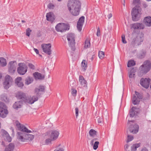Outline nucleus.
Instances as JSON below:
<instances>
[{"label": "nucleus", "instance_id": "1", "mask_svg": "<svg viewBox=\"0 0 151 151\" xmlns=\"http://www.w3.org/2000/svg\"><path fill=\"white\" fill-rule=\"evenodd\" d=\"M68 10L74 16H77L79 13L81 7V3L77 0H71L68 3Z\"/></svg>", "mask_w": 151, "mask_h": 151}, {"label": "nucleus", "instance_id": "2", "mask_svg": "<svg viewBox=\"0 0 151 151\" xmlns=\"http://www.w3.org/2000/svg\"><path fill=\"white\" fill-rule=\"evenodd\" d=\"M59 133L56 130H53L47 132L45 136V143L48 145L51 143L52 141L56 140L59 136Z\"/></svg>", "mask_w": 151, "mask_h": 151}, {"label": "nucleus", "instance_id": "3", "mask_svg": "<svg viewBox=\"0 0 151 151\" xmlns=\"http://www.w3.org/2000/svg\"><path fill=\"white\" fill-rule=\"evenodd\" d=\"M17 138L22 142H25L26 140H32L34 138L33 135L27 134L22 132H19L17 133Z\"/></svg>", "mask_w": 151, "mask_h": 151}, {"label": "nucleus", "instance_id": "4", "mask_svg": "<svg viewBox=\"0 0 151 151\" xmlns=\"http://www.w3.org/2000/svg\"><path fill=\"white\" fill-rule=\"evenodd\" d=\"M151 68V64L149 61H146L139 68V73L140 75H143L147 73Z\"/></svg>", "mask_w": 151, "mask_h": 151}, {"label": "nucleus", "instance_id": "5", "mask_svg": "<svg viewBox=\"0 0 151 151\" xmlns=\"http://www.w3.org/2000/svg\"><path fill=\"white\" fill-rule=\"evenodd\" d=\"M67 38L69 45L71 48V50L73 51H74L75 49L74 34L72 33H68L67 35Z\"/></svg>", "mask_w": 151, "mask_h": 151}, {"label": "nucleus", "instance_id": "6", "mask_svg": "<svg viewBox=\"0 0 151 151\" xmlns=\"http://www.w3.org/2000/svg\"><path fill=\"white\" fill-rule=\"evenodd\" d=\"M141 11L138 8V7L136 6L134 7L132 11L131 15L132 19L134 21H137L139 19L141 15Z\"/></svg>", "mask_w": 151, "mask_h": 151}, {"label": "nucleus", "instance_id": "7", "mask_svg": "<svg viewBox=\"0 0 151 151\" xmlns=\"http://www.w3.org/2000/svg\"><path fill=\"white\" fill-rule=\"evenodd\" d=\"M69 26L64 23H60L57 24L55 27L56 31L58 32H63L69 30Z\"/></svg>", "mask_w": 151, "mask_h": 151}, {"label": "nucleus", "instance_id": "8", "mask_svg": "<svg viewBox=\"0 0 151 151\" xmlns=\"http://www.w3.org/2000/svg\"><path fill=\"white\" fill-rule=\"evenodd\" d=\"M8 113L6 106L3 103L0 102V116L4 118Z\"/></svg>", "mask_w": 151, "mask_h": 151}, {"label": "nucleus", "instance_id": "9", "mask_svg": "<svg viewBox=\"0 0 151 151\" xmlns=\"http://www.w3.org/2000/svg\"><path fill=\"white\" fill-rule=\"evenodd\" d=\"M19 67L17 68L18 73L20 75H23L27 72V67L24 63H19L18 64Z\"/></svg>", "mask_w": 151, "mask_h": 151}, {"label": "nucleus", "instance_id": "10", "mask_svg": "<svg viewBox=\"0 0 151 151\" xmlns=\"http://www.w3.org/2000/svg\"><path fill=\"white\" fill-rule=\"evenodd\" d=\"M13 79L9 75H6L4 81L3 83V86L5 89H7L11 85Z\"/></svg>", "mask_w": 151, "mask_h": 151}, {"label": "nucleus", "instance_id": "11", "mask_svg": "<svg viewBox=\"0 0 151 151\" xmlns=\"http://www.w3.org/2000/svg\"><path fill=\"white\" fill-rule=\"evenodd\" d=\"M41 47L44 52L49 55H50L51 54V45L50 43L42 44L41 45Z\"/></svg>", "mask_w": 151, "mask_h": 151}, {"label": "nucleus", "instance_id": "12", "mask_svg": "<svg viewBox=\"0 0 151 151\" xmlns=\"http://www.w3.org/2000/svg\"><path fill=\"white\" fill-rule=\"evenodd\" d=\"M150 81L151 80L150 78H142L140 79V83L142 86L147 89L149 87Z\"/></svg>", "mask_w": 151, "mask_h": 151}, {"label": "nucleus", "instance_id": "13", "mask_svg": "<svg viewBox=\"0 0 151 151\" xmlns=\"http://www.w3.org/2000/svg\"><path fill=\"white\" fill-rule=\"evenodd\" d=\"M9 71L11 73H14L16 70L17 64L15 61L10 62L9 65Z\"/></svg>", "mask_w": 151, "mask_h": 151}, {"label": "nucleus", "instance_id": "14", "mask_svg": "<svg viewBox=\"0 0 151 151\" xmlns=\"http://www.w3.org/2000/svg\"><path fill=\"white\" fill-rule=\"evenodd\" d=\"M16 125L20 132L27 133H30L31 132L30 130H28L24 126L21 124L19 122H17Z\"/></svg>", "mask_w": 151, "mask_h": 151}, {"label": "nucleus", "instance_id": "15", "mask_svg": "<svg viewBox=\"0 0 151 151\" xmlns=\"http://www.w3.org/2000/svg\"><path fill=\"white\" fill-rule=\"evenodd\" d=\"M1 136L3 137L4 139L7 141L9 142H10L12 141L11 137L10 136L7 132L5 130H2L1 131Z\"/></svg>", "mask_w": 151, "mask_h": 151}, {"label": "nucleus", "instance_id": "16", "mask_svg": "<svg viewBox=\"0 0 151 151\" xmlns=\"http://www.w3.org/2000/svg\"><path fill=\"white\" fill-rule=\"evenodd\" d=\"M139 126L137 124L131 125L129 128L130 132L133 134H136L139 131Z\"/></svg>", "mask_w": 151, "mask_h": 151}, {"label": "nucleus", "instance_id": "17", "mask_svg": "<svg viewBox=\"0 0 151 151\" xmlns=\"http://www.w3.org/2000/svg\"><path fill=\"white\" fill-rule=\"evenodd\" d=\"M84 17L82 16L81 17L77 23V28L78 30L80 32L81 31L82 27L84 22Z\"/></svg>", "mask_w": 151, "mask_h": 151}, {"label": "nucleus", "instance_id": "18", "mask_svg": "<svg viewBox=\"0 0 151 151\" xmlns=\"http://www.w3.org/2000/svg\"><path fill=\"white\" fill-rule=\"evenodd\" d=\"M16 96L17 98L21 99L26 102L27 97L25 93L22 92H19L16 94Z\"/></svg>", "mask_w": 151, "mask_h": 151}, {"label": "nucleus", "instance_id": "19", "mask_svg": "<svg viewBox=\"0 0 151 151\" xmlns=\"http://www.w3.org/2000/svg\"><path fill=\"white\" fill-rule=\"evenodd\" d=\"M38 98L37 96H33L32 97H27L26 100V103L32 104H33L35 101H37L38 100Z\"/></svg>", "mask_w": 151, "mask_h": 151}, {"label": "nucleus", "instance_id": "20", "mask_svg": "<svg viewBox=\"0 0 151 151\" xmlns=\"http://www.w3.org/2000/svg\"><path fill=\"white\" fill-rule=\"evenodd\" d=\"M132 27L134 29H144L145 26L142 23H136L132 24Z\"/></svg>", "mask_w": 151, "mask_h": 151}, {"label": "nucleus", "instance_id": "21", "mask_svg": "<svg viewBox=\"0 0 151 151\" xmlns=\"http://www.w3.org/2000/svg\"><path fill=\"white\" fill-rule=\"evenodd\" d=\"M143 22L146 26H151V17L147 16L145 17Z\"/></svg>", "mask_w": 151, "mask_h": 151}, {"label": "nucleus", "instance_id": "22", "mask_svg": "<svg viewBox=\"0 0 151 151\" xmlns=\"http://www.w3.org/2000/svg\"><path fill=\"white\" fill-rule=\"evenodd\" d=\"M46 17L47 20L53 22L55 19V16L52 12L47 13L46 15Z\"/></svg>", "mask_w": 151, "mask_h": 151}, {"label": "nucleus", "instance_id": "23", "mask_svg": "<svg viewBox=\"0 0 151 151\" xmlns=\"http://www.w3.org/2000/svg\"><path fill=\"white\" fill-rule=\"evenodd\" d=\"M79 82L80 83L81 87H85L87 85V82L82 76H80Z\"/></svg>", "mask_w": 151, "mask_h": 151}, {"label": "nucleus", "instance_id": "24", "mask_svg": "<svg viewBox=\"0 0 151 151\" xmlns=\"http://www.w3.org/2000/svg\"><path fill=\"white\" fill-rule=\"evenodd\" d=\"M22 105V101H18L16 102L13 105V108L16 109H18L21 107Z\"/></svg>", "mask_w": 151, "mask_h": 151}, {"label": "nucleus", "instance_id": "25", "mask_svg": "<svg viewBox=\"0 0 151 151\" xmlns=\"http://www.w3.org/2000/svg\"><path fill=\"white\" fill-rule=\"evenodd\" d=\"M33 75L36 79H42L44 78V76L42 75L38 72H35L33 73Z\"/></svg>", "mask_w": 151, "mask_h": 151}, {"label": "nucleus", "instance_id": "26", "mask_svg": "<svg viewBox=\"0 0 151 151\" xmlns=\"http://www.w3.org/2000/svg\"><path fill=\"white\" fill-rule=\"evenodd\" d=\"M45 89L44 87L43 86H40L39 88H36L35 89V92L36 93L37 96L39 95V92H43Z\"/></svg>", "mask_w": 151, "mask_h": 151}, {"label": "nucleus", "instance_id": "27", "mask_svg": "<svg viewBox=\"0 0 151 151\" xmlns=\"http://www.w3.org/2000/svg\"><path fill=\"white\" fill-rule=\"evenodd\" d=\"M14 148V145L13 143H10L6 147L4 151H12Z\"/></svg>", "mask_w": 151, "mask_h": 151}, {"label": "nucleus", "instance_id": "28", "mask_svg": "<svg viewBox=\"0 0 151 151\" xmlns=\"http://www.w3.org/2000/svg\"><path fill=\"white\" fill-rule=\"evenodd\" d=\"M139 101L138 99V98L136 97V95H133L132 99V103L134 105L138 104H139Z\"/></svg>", "mask_w": 151, "mask_h": 151}, {"label": "nucleus", "instance_id": "29", "mask_svg": "<svg viewBox=\"0 0 151 151\" xmlns=\"http://www.w3.org/2000/svg\"><path fill=\"white\" fill-rule=\"evenodd\" d=\"M81 66L82 69L83 71H85L87 68V63L85 60H83L81 63Z\"/></svg>", "mask_w": 151, "mask_h": 151}, {"label": "nucleus", "instance_id": "30", "mask_svg": "<svg viewBox=\"0 0 151 151\" xmlns=\"http://www.w3.org/2000/svg\"><path fill=\"white\" fill-rule=\"evenodd\" d=\"M33 80L32 77L28 76L27 78L25 80V83L27 85H29L32 83Z\"/></svg>", "mask_w": 151, "mask_h": 151}, {"label": "nucleus", "instance_id": "31", "mask_svg": "<svg viewBox=\"0 0 151 151\" xmlns=\"http://www.w3.org/2000/svg\"><path fill=\"white\" fill-rule=\"evenodd\" d=\"M140 143H137L133 144L131 147V151H136L137 148L140 146Z\"/></svg>", "mask_w": 151, "mask_h": 151}, {"label": "nucleus", "instance_id": "32", "mask_svg": "<svg viewBox=\"0 0 151 151\" xmlns=\"http://www.w3.org/2000/svg\"><path fill=\"white\" fill-rule=\"evenodd\" d=\"M6 65V60L3 58H0V65L4 66Z\"/></svg>", "mask_w": 151, "mask_h": 151}, {"label": "nucleus", "instance_id": "33", "mask_svg": "<svg viewBox=\"0 0 151 151\" xmlns=\"http://www.w3.org/2000/svg\"><path fill=\"white\" fill-rule=\"evenodd\" d=\"M136 70H134V68H133L131 69L130 72L129 73V78H134L135 76L134 73L135 72Z\"/></svg>", "mask_w": 151, "mask_h": 151}, {"label": "nucleus", "instance_id": "34", "mask_svg": "<svg viewBox=\"0 0 151 151\" xmlns=\"http://www.w3.org/2000/svg\"><path fill=\"white\" fill-rule=\"evenodd\" d=\"M96 132L95 130L92 129L89 130V133L91 137H94L96 135Z\"/></svg>", "mask_w": 151, "mask_h": 151}, {"label": "nucleus", "instance_id": "35", "mask_svg": "<svg viewBox=\"0 0 151 151\" xmlns=\"http://www.w3.org/2000/svg\"><path fill=\"white\" fill-rule=\"evenodd\" d=\"M136 63L133 60H129L127 63V67H130L135 65Z\"/></svg>", "mask_w": 151, "mask_h": 151}, {"label": "nucleus", "instance_id": "36", "mask_svg": "<svg viewBox=\"0 0 151 151\" xmlns=\"http://www.w3.org/2000/svg\"><path fill=\"white\" fill-rule=\"evenodd\" d=\"M134 107L133 106L129 111V116L131 117H133L135 115V112L134 110Z\"/></svg>", "mask_w": 151, "mask_h": 151}, {"label": "nucleus", "instance_id": "37", "mask_svg": "<svg viewBox=\"0 0 151 151\" xmlns=\"http://www.w3.org/2000/svg\"><path fill=\"white\" fill-rule=\"evenodd\" d=\"M135 93L138 99H142L143 98V94L141 93H139V92L135 91Z\"/></svg>", "mask_w": 151, "mask_h": 151}, {"label": "nucleus", "instance_id": "38", "mask_svg": "<svg viewBox=\"0 0 151 151\" xmlns=\"http://www.w3.org/2000/svg\"><path fill=\"white\" fill-rule=\"evenodd\" d=\"M90 46V40L88 39H87L84 44V47L85 48H87L89 47Z\"/></svg>", "mask_w": 151, "mask_h": 151}, {"label": "nucleus", "instance_id": "39", "mask_svg": "<svg viewBox=\"0 0 151 151\" xmlns=\"http://www.w3.org/2000/svg\"><path fill=\"white\" fill-rule=\"evenodd\" d=\"M1 99L5 101L6 102H8L9 101V99L6 96L5 94H3L1 96Z\"/></svg>", "mask_w": 151, "mask_h": 151}, {"label": "nucleus", "instance_id": "40", "mask_svg": "<svg viewBox=\"0 0 151 151\" xmlns=\"http://www.w3.org/2000/svg\"><path fill=\"white\" fill-rule=\"evenodd\" d=\"M99 142L98 141H95L93 144V148L94 150H96L98 147Z\"/></svg>", "mask_w": 151, "mask_h": 151}, {"label": "nucleus", "instance_id": "41", "mask_svg": "<svg viewBox=\"0 0 151 151\" xmlns=\"http://www.w3.org/2000/svg\"><path fill=\"white\" fill-rule=\"evenodd\" d=\"M99 56L100 59H102L104 56V52L101 51H99Z\"/></svg>", "mask_w": 151, "mask_h": 151}, {"label": "nucleus", "instance_id": "42", "mask_svg": "<svg viewBox=\"0 0 151 151\" xmlns=\"http://www.w3.org/2000/svg\"><path fill=\"white\" fill-rule=\"evenodd\" d=\"M32 30L30 29L29 28H27L26 31V35L28 36H29L30 35V33L31 32Z\"/></svg>", "mask_w": 151, "mask_h": 151}, {"label": "nucleus", "instance_id": "43", "mask_svg": "<svg viewBox=\"0 0 151 151\" xmlns=\"http://www.w3.org/2000/svg\"><path fill=\"white\" fill-rule=\"evenodd\" d=\"M133 139V136L131 135H128V139L127 141V142H129Z\"/></svg>", "mask_w": 151, "mask_h": 151}, {"label": "nucleus", "instance_id": "44", "mask_svg": "<svg viewBox=\"0 0 151 151\" xmlns=\"http://www.w3.org/2000/svg\"><path fill=\"white\" fill-rule=\"evenodd\" d=\"M122 41L123 43L126 44L127 42L125 40V36L124 35H122Z\"/></svg>", "mask_w": 151, "mask_h": 151}, {"label": "nucleus", "instance_id": "45", "mask_svg": "<svg viewBox=\"0 0 151 151\" xmlns=\"http://www.w3.org/2000/svg\"><path fill=\"white\" fill-rule=\"evenodd\" d=\"M72 94L74 96H76L77 93V91L74 89H72Z\"/></svg>", "mask_w": 151, "mask_h": 151}, {"label": "nucleus", "instance_id": "46", "mask_svg": "<svg viewBox=\"0 0 151 151\" xmlns=\"http://www.w3.org/2000/svg\"><path fill=\"white\" fill-rule=\"evenodd\" d=\"M22 78L20 77L17 78L15 80V83L16 84L18 83V82H19L21 81Z\"/></svg>", "mask_w": 151, "mask_h": 151}, {"label": "nucleus", "instance_id": "47", "mask_svg": "<svg viewBox=\"0 0 151 151\" xmlns=\"http://www.w3.org/2000/svg\"><path fill=\"white\" fill-rule=\"evenodd\" d=\"M18 87H22L23 86L24 84L21 81L19 82H18V83L16 84Z\"/></svg>", "mask_w": 151, "mask_h": 151}, {"label": "nucleus", "instance_id": "48", "mask_svg": "<svg viewBox=\"0 0 151 151\" xmlns=\"http://www.w3.org/2000/svg\"><path fill=\"white\" fill-rule=\"evenodd\" d=\"M48 7L50 9H54L55 6L53 4L51 3H50L48 4Z\"/></svg>", "mask_w": 151, "mask_h": 151}, {"label": "nucleus", "instance_id": "49", "mask_svg": "<svg viewBox=\"0 0 151 151\" xmlns=\"http://www.w3.org/2000/svg\"><path fill=\"white\" fill-rule=\"evenodd\" d=\"M98 139L97 138H95L93 139L91 141L90 144L91 145H93L94 142L95 141H96V140H98Z\"/></svg>", "mask_w": 151, "mask_h": 151}, {"label": "nucleus", "instance_id": "50", "mask_svg": "<svg viewBox=\"0 0 151 151\" xmlns=\"http://www.w3.org/2000/svg\"><path fill=\"white\" fill-rule=\"evenodd\" d=\"M28 66L29 67L32 69H35V66L32 64L29 63L28 65Z\"/></svg>", "mask_w": 151, "mask_h": 151}, {"label": "nucleus", "instance_id": "51", "mask_svg": "<svg viewBox=\"0 0 151 151\" xmlns=\"http://www.w3.org/2000/svg\"><path fill=\"white\" fill-rule=\"evenodd\" d=\"M76 110V117H77L78 115V108L76 107L75 109Z\"/></svg>", "mask_w": 151, "mask_h": 151}, {"label": "nucleus", "instance_id": "52", "mask_svg": "<svg viewBox=\"0 0 151 151\" xmlns=\"http://www.w3.org/2000/svg\"><path fill=\"white\" fill-rule=\"evenodd\" d=\"M97 118L98 123H101L103 121L102 119L100 117H98Z\"/></svg>", "mask_w": 151, "mask_h": 151}, {"label": "nucleus", "instance_id": "53", "mask_svg": "<svg viewBox=\"0 0 151 151\" xmlns=\"http://www.w3.org/2000/svg\"><path fill=\"white\" fill-rule=\"evenodd\" d=\"M96 35L97 36H99L100 35V30L99 27L97 29Z\"/></svg>", "mask_w": 151, "mask_h": 151}, {"label": "nucleus", "instance_id": "54", "mask_svg": "<svg viewBox=\"0 0 151 151\" xmlns=\"http://www.w3.org/2000/svg\"><path fill=\"white\" fill-rule=\"evenodd\" d=\"M54 151H64V149L63 148H60L58 149H56Z\"/></svg>", "mask_w": 151, "mask_h": 151}, {"label": "nucleus", "instance_id": "55", "mask_svg": "<svg viewBox=\"0 0 151 151\" xmlns=\"http://www.w3.org/2000/svg\"><path fill=\"white\" fill-rule=\"evenodd\" d=\"M141 151H148V150L145 147L142 148Z\"/></svg>", "mask_w": 151, "mask_h": 151}, {"label": "nucleus", "instance_id": "56", "mask_svg": "<svg viewBox=\"0 0 151 151\" xmlns=\"http://www.w3.org/2000/svg\"><path fill=\"white\" fill-rule=\"evenodd\" d=\"M34 50L37 54H39V51L37 49L34 48Z\"/></svg>", "mask_w": 151, "mask_h": 151}, {"label": "nucleus", "instance_id": "57", "mask_svg": "<svg viewBox=\"0 0 151 151\" xmlns=\"http://www.w3.org/2000/svg\"><path fill=\"white\" fill-rule=\"evenodd\" d=\"M139 1V0H134L133 1V3L134 4H135L137 3H138Z\"/></svg>", "mask_w": 151, "mask_h": 151}, {"label": "nucleus", "instance_id": "58", "mask_svg": "<svg viewBox=\"0 0 151 151\" xmlns=\"http://www.w3.org/2000/svg\"><path fill=\"white\" fill-rule=\"evenodd\" d=\"M112 15L111 13H110L108 15V17L109 19L111 17H112Z\"/></svg>", "mask_w": 151, "mask_h": 151}, {"label": "nucleus", "instance_id": "59", "mask_svg": "<svg viewBox=\"0 0 151 151\" xmlns=\"http://www.w3.org/2000/svg\"><path fill=\"white\" fill-rule=\"evenodd\" d=\"M129 147V145H127L126 146H125V150L126 151H127V149L128 148V147Z\"/></svg>", "mask_w": 151, "mask_h": 151}, {"label": "nucleus", "instance_id": "60", "mask_svg": "<svg viewBox=\"0 0 151 151\" xmlns=\"http://www.w3.org/2000/svg\"><path fill=\"white\" fill-rule=\"evenodd\" d=\"M22 22L23 23H25V21L23 20H22Z\"/></svg>", "mask_w": 151, "mask_h": 151}, {"label": "nucleus", "instance_id": "61", "mask_svg": "<svg viewBox=\"0 0 151 151\" xmlns=\"http://www.w3.org/2000/svg\"><path fill=\"white\" fill-rule=\"evenodd\" d=\"M2 77V75L0 73V79Z\"/></svg>", "mask_w": 151, "mask_h": 151}, {"label": "nucleus", "instance_id": "62", "mask_svg": "<svg viewBox=\"0 0 151 151\" xmlns=\"http://www.w3.org/2000/svg\"><path fill=\"white\" fill-rule=\"evenodd\" d=\"M147 1H151V0H146Z\"/></svg>", "mask_w": 151, "mask_h": 151}, {"label": "nucleus", "instance_id": "63", "mask_svg": "<svg viewBox=\"0 0 151 151\" xmlns=\"http://www.w3.org/2000/svg\"><path fill=\"white\" fill-rule=\"evenodd\" d=\"M75 81H73V83H75Z\"/></svg>", "mask_w": 151, "mask_h": 151}, {"label": "nucleus", "instance_id": "64", "mask_svg": "<svg viewBox=\"0 0 151 151\" xmlns=\"http://www.w3.org/2000/svg\"><path fill=\"white\" fill-rule=\"evenodd\" d=\"M125 0H123L124 4H125Z\"/></svg>", "mask_w": 151, "mask_h": 151}]
</instances>
